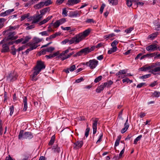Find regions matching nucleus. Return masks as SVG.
<instances>
[{
	"instance_id": "680f3d73",
	"label": "nucleus",
	"mask_w": 160,
	"mask_h": 160,
	"mask_svg": "<svg viewBox=\"0 0 160 160\" xmlns=\"http://www.w3.org/2000/svg\"><path fill=\"white\" fill-rule=\"evenodd\" d=\"M125 148V145H124V147L123 149L121 151L119 156V158H120L121 157L122 154L124 153V150Z\"/></svg>"
},
{
	"instance_id": "39448f33",
	"label": "nucleus",
	"mask_w": 160,
	"mask_h": 160,
	"mask_svg": "<svg viewBox=\"0 0 160 160\" xmlns=\"http://www.w3.org/2000/svg\"><path fill=\"white\" fill-rule=\"evenodd\" d=\"M98 63V60L93 59L87 62L84 65L89 67L90 69H93L96 67Z\"/></svg>"
},
{
	"instance_id": "6e6d98bb",
	"label": "nucleus",
	"mask_w": 160,
	"mask_h": 160,
	"mask_svg": "<svg viewBox=\"0 0 160 160\" xmlns=\"http://www.w3.org/2000/svg\"><path fill=\"white\" fill-rule=\"evenodd\" d=\"M67 4L68 6H71L74 5V0H68Z\"/></svg>"
},
{
	"instance_id": "37998d69",
	"label": "nucleus",
	"mask_w": 160,
	"mask_h": 160,
	"mask_svg": "<svg viewBox=\"0 0 160 160\" xmlns=\"http://www.w3.org/2000/svg\"><path fill=\"white\" fill-rule=\"evenodd\" d=\"M42 40L41 39L38 38H35L33 39V42L38 44V43L40 42Z\"/></svg>"
},
{
	"instance_id": "7ed1b4c3",
	"label": "nucleus",
	"mask_w": 160,
	"mask_h": 160,
	"mask_svg": "<svg viewBox=\"0 0 160 160\" xmlns=\"http://www.w3.org/2000/svg\"><path fill=\"white\" fill-rule=\"evenodd\" d=\"M23 130L20 131L18 135L19 139H30L33 138V136L31 132H26L23 133Z\"/></svg>"
},
{
	"instance_id": "774afa93",
	"label": "nucleus",
	"mask_w": 160,
	"mask_h": 160,
	"mask_svg": "<svg viewBox=\"0 0 160 160\" xmlns=\"http://www.w3.org/2000/svg\"><path fill=\"white\" fill-rule=\"evenodd\" d=\"M58 20L59 21L60 24H62L66 21V19L64 18H62Z\"/></svg>"
},
{
	"instance_id": "9d476101",
	"label": "nucleus",
	"mask_w": 160,
	"mask_h": 160,
	"mask_svg": "<svg viewBox=\"0 0 160 160\" xmlns=\"http://www.w3.org/2000/svg\"><path fill=\"white\" fill-rule=\"evenodd\" d=\"M42 18V17L39 14H38L36 16H33L31 17V19L32 20V23H37Z\"/></svg>"
},
{
	"instance_id": "cd10ccee",
	"label": "nucleus",
	"mask_w": 160,
	"mask_h": 160,
	"mask_svg": "<svg viewBox=\"0 0 160 160\" xmlns=\"http://www.w3.org/2000/svg\"><path fill=\"white\" fill-rule=\"evenodd\" d=\"M44 6L43 2H41L39 3L36 4L34 6L35 8L36 9H39Z\"/></svg>"
},
{
	"instance_id": "864d4df0",
	"label": "nucleus",
	"mask_w": 160,
	"mask_h": 160,
	"mask_svg": "<svg viewBox=\"0 0 160 160\" xmlns=\"http://www.w3.org/2000/svg\"><path fill=\"white\" fill-rule=\"evenodd\" d=\"M9 109L10 110V115L12 116L13 112L14 110V106L12 105L11 106Z\"/></svg>"
},
{
	"instance_id": "72a5a7b5",
	"label": "nucleus",
	"mask_w": 160,
	"mask_h": 160,
	"mask_svg": "<svg viewBox=\"0 0 160 160\" xmlns=\"http://www.w3.org/2000/svg\"><path fill=\"white\" fill-rule=\"evenodd\" d=\"M52 24L55 28L58 27L60 25V23L58 20H57L55 22L53 23L52 22L51 23V25Z\"/></svg>"
},
{
	"instance_id": "dca6fc26",
	"label": "nucleus",
	"mask_w": 160,
	"mask_h": 160,
	"mask_svg": "<svg viewBox=\"0 0 160 160\" xmlns=\"http://www.w3.org/2000/svg\"><path fill=\"white\" fill-rule=\"evenodd\" d=\"M14 9H9L4 12H1L0 14V16L5 17V16H6L11 14L12 12L14 11Z\"/></svg>"
},
{
	"instance_id": "4d7b16f0",
	"label": "nucleus",
	"mask_w": 160,
	"mask_h": 160,
	"mask_svg": "<svg viewBox=\"0 0 160 160\" xmlns=\"http://www.w3.org/2000/svg\"><path fill=\"white\" fill-rule=\"evenodd\" d=\"M105 7V4L104 3H102L100 8V12L101 14H102V13L103 9Z\"/></svg>"
},
{
	"instance_id": "3c124183",
	"label": "nucleus",
	"mask_w": 160,
	"mask_h": 160,
	"mask_svg": "<svg viewBox=\"0 0 160 160\" xmlns=\"http://www.w3.org/2000/svg\"><path fill=\"white\" fill-rule=\"evenodd\" d=\"M102 78V76H100L99 77L96 78L94 82L95 83H97L100 81Z\"/></svg>"
},
{
	"instance_id": "a211bd4d",
	"label": "nucleus",
	"mask_w": 160,
	"mask_h": 160,
	"mask_svg": "<svg viewBox=\"0 0 160 160\" xmlns=\"http://www.w3.org/2000/svg\"><path fill=\"white\" fill-rule=\"evenodd\" d=\"M16 34V33L15 32H9L8 37L6 39V41H8L10 40H13V38H14V36Z\"/></svg>"
},
{
	"instance_id": "f8f14e48",
	"label": "nucleus",
	"mask_w": 160,
	"mask_h": 160,
	"mask_svg": "<svg viewBox=\"0 0 160 160\" xmlns=\"http://www.w3.org/2000/svg\"><path fill=\"white\" fill-rule=\"evenodd\" d=\"M82 53H84L85 55H86L88 53L93 51L94 50V47H92L89 48V47L85 48L81 50Z\"/></svg>"
},
{
	"instance_id": "423d86ee",
	"label": "nucleus",
	"mask_w": 160,
	"mask_h": 160,
	"mask_svg": "<svg viewBox=\"0 0 160 160\" xmlns=\"http://www.w3.org/2000/svg\"><path fill=\"white\" fill-rule=\"evenodd\" d=\"M93 122L92 127L93 128V134H95L97 132V124L99 120L98 118H92L91 119Z\"/></svg>"
},
{
	"instance_id": "6e6552de",
	"label": "nucleus",
	"mask_w": 160,
	"mask_h": 160,
	"mask_svg": "<svg viewBox=\"0 0 160 160\" xmlns=\"http://www.w3.org/2000/svg\"><path fill=\"white\" fill-rule=\"evenodd\" d=\"M36 69H40V70L44 69L45 68V66L44 65V62L41 61H38L37 62V64L35 67Z\"/></svg>"
},
{
	"instance_id": "e433bc0d",
	"label": "nucleus",
	"mask_w": 160,
	"mask_h": 160,
	"mask_svg": "<svg viewBox=\"0 0 160 160\" xmlns=\"http://www.w3.org/2000/svg\"><path fill=\"white\" fill-rule=\"evenodd\" d=\"M31 39V38L29 36H26L25 38H24V40L22 41V43L24 44L27 43L29 40Z\"/></svg>"
},
{
	"instance_id": "0e129e2a",
	"label": "nucleus",
	"mask_w": 160,
	"mask_h": 160,
	"mask_svg": "<svg viewBox=\"0 0 160 160\" xmlns=\"http://www.w3.org/2000/svg\"><path fill=\"white\" fill-rule=\"evenodd\" d=\"M103 136V133L101 132L100 134V136L99 137V139L97 141L96 143H99L102 141V139Z\"/></svg>"
},
{
	"instance_id": "58836bf2",
	"label": "nucleus",
	"mask_w": 160,
	"mask_h": 160,
	"mask_svg": "<svg viewBox=\"0 0 160 160\" xmlns=\"http://www.w3.org/2000/svg\"><path fill=\"white\" fill-rule=\"evenodd\" d=\"M152 94V95L155 97L158 98L160 96V92H159L155 91Z\"/></svg>"
},
{
	"instance_id": "20e7f679",
	"label": "nucleus",
	"mask_w": 160,
	"mask_h": 160,
	"mask_svg": "<svg viewBox=\"0 0 160 160\" xmlns=\"http://www.w3.org/2000/svg\"><path fill=\"white\" fill-rule=\"evenodd\" d=\"M17 73L15 71L8 73L6 76L7 80L9 82H12L15 81L18 78Z\"/></svg>"
},
{
	"instance_id": "0eeeda50",
	"label": "nucleus",
	"mask_w": 160,
	"mask_h": 160,
	"mask_svg": "<svg viewBox=\"0 0 160 160\" xmlns=\"http://www.w3.org/2000/svg\"><path fill=\"white\" fill-rule=\"evenodd\" d=\"M67 42H68L70 45L73 43H75V44L78 43L75 36L70 40H68L67 39H65L62 42V44H65Z\"/></svg>"
},
{
	"instance_id": "f03ea898",
	"label": "nucleus",
	"mask_w": 160,
	"mask_h": 160,
	"mask_svg": "<svg viewBox=\"0 0 160 160\" xmlns=\"http://www.w3.org/2000/svg\"><path fill=\"white\" fill-rule=\"evenodd\" d=\"M91 31L90 29H88L83 31L82 33H79V34L75 36L77 42L78 43L83 39L85 37L88 36Z\"/></svg>"
},
{
	"instance_id": "4c0bfd02",
	"label": "nucleus",
	"mask_w": 160,
	"mask_h": 160,
	"mask_svg": "<svg viewBox=\"0 0 160 160\" xmlns=\"http://www.w3.org/2000/svg\"><path fill=\"white\" fill-rule=\"evenodd\" d=\"M142 136V135H140L138 136L136 138H135L134 141L133 143L135 144H137V142L140 140Z\"/></svg>"
},
{
	"instance_id": "aec40b11",
	"label": "nucleus",
	"mask_w": 160,
	"mask_h": 160,
	"mask_svg": "<svg viewBox=\"0 0 160 160\" xmlns=\"http://www.w3.org/2000/svg\"><path fill=\"white\" fill-rule=\"evenodd\" d=\"M76 67L75 65H72L69 68H68L66 69H64L63 71L66 72L67 73H68L69 72V70L71 72H72L74 71Z\"/></svg>"
},
{
	"instance_id": "de8ad7c7",
	"label": "nucleus",
	"mask_w": 160,
	"mask_h": 160,
	"mask_svg": "<svg viewBox=\"0 0 160 160\" xmlns=\"http://www.w3.org/2000/svg\"><path fill=\"white\" fill-rule=\"evenodd\" d=\"M46 49L47 52H51L54 50L55 48L54 47H50L48 48H47Z\"/></svg>"
},
{
	"instance_id": "5fc2aeb1",
	"label": "nucleus",
	"mask_w": 160,
	"mask_h": 160,
	"mask_svg": "<svg viewBox=\"0 0 160 160\" xmlns=\"http://www.w3.org/2000/svg\"><path fill=\"white\" fill-rule=\"evenodd\" d=\"M115 36V34L114 33H111L108 35H106L105 36L106 38H111L112 37Z\"/></svg>"
},
{
	"instance_id": "6ab92c4d",
	"label": "nucleus",
	"mask_w": 160,
	"mask_h": 160,
	"mask_svg": "<svg viewBox=\"0 0 160 160\" xmlns=\"http://www.w3.org/2000/svg\"><path fill=\"white\" fill-rule=\"evenodd\" d=\"M50 11V9L49 7H47L45 8L42 10H41L40 12V14H39L42 17V16L44 15L47 12H49Z\"/></svg>"
},
{
	"instance_id": "c03bdc74",
	"label": "nucleus",
	"mask_w": 160,
	"mask_h": 160,
	"mask_svg": "<svg viewBox=\"0 0 160 160\" xmlns=\"http://www.w3.org/2000/svg\"><path fill=\"white\" fill-rule=\"evenodd\" d=\"M124 128H122L121 130V132L122 133H124L125 132L127 131L129 127L128 126H127L125 125H124Z\"/></svg>"
},
{
	"instance_id": "49530a36",
	"label": "nucleus",
	"mask_w": 160,
	"mask_h": 160,
	"mask_svg": "<svg viewBox=\"0 0 160 160\" xmlns=\"http://www.w3.org/2000/svg\"><path fill=\"white\" fill-rule=\"evenodd\" d=\"M133 29L134 28L133 27H130L125 30V32L127 33H130L133 30Z\"/></svg>"
},
{
	"instance_id": "338daca9",
	"label": "nucleus",
	"mask_w": 160,
	"mask_h": 160,
	"mask_svg": "<svg viewBox=\"0 0 160 160\" xmlns=\"http://www.w3.org/2000/svg\"><path fill=\"white\" fill-rule=\"evenodd\" d=\"M7 93L6 92H4V102H5L7 100L8 98V97L7 95Z\"/></svg>"
},
{
	"instance_id": "a18cd8bd",
	"label": "nucleus",
	"mask_w": 160,
	"mask_h": 160,
	"mask_svg": "<svg viewBox=\"0 0 160 160\" xmlns=\"http://www.w3.org/2000/svg\"><path fill=\"white\" fill-rule=\"evenodd\" d=\"M47 52L46 49H42L39 52V56H40L41 55H44L46 53V52Z\"/></svg>"
},
{
	"instance_id": "4be33fe9",
	"label": "nucleus",
	"mask_w": 160,
	"mask_h": 160,
	"mask_svg": "<svg viewBox=\"0 0 160 160\" xmlns=\"http://www.w3.org/2000/svg\"><path fill=\"white\" fill-rule=\"evenodd\" d=\"M52 149L53 152L55 153H59L60 151V148L57 145H54L53 146Z\"/></svg>"
},
{
	"instance_id": "bb28decb",
	"label": "nucleus",
	"mask_w": 160,
	"mask_h": 160,
	"mask_svg": "<svg viewBox=\"0 0 160 160\" xmlns=\"http://www.w3.org/2000/svg\"><path fill=\"white\" fill-rule=\"evenodd\" d=\"M19 25H17L15 26H10L9 27V29L7 31H5L3 32V33H5L7 32H8L10 31H11L12 30H15L17 28H19Z\"/></svg>"
},
{
	"instance_id": "1a4fd4ad",
	"label": "nucleus",
	"mask_w": 160,
	"mask_h": 160,
	"mask_svg": "<svg viewBox=\"0 0 160 160\" xmlns=\"http://www.w3.org/2000/svg\"><path fill=\"white\" fill-rule=\"evenodd\" d=\"M33 70L34 71L33 72V74L32 76V79L31 80L33 81H36L37 80V78H35L36 76L38 75L39 73L41 71L40 69H36L35 68H33Z\"/></svg>"
},
{
	"instance_id": "f704fd0d",
	"label": "nucleus",
	"mask_w": 160,
	"mask_h": 160,
	"mask_svg": "<svg viewBox=\"0 0 160 160\" xmlns=\"http://www.w3.org/2000/svg\"><path fill=\"white\" fill-rule=\"evenodd\" d=\"M55 137L54 136H52L51 138V140L49 141L48 145H52L54 143L55 141Z\"/></svg>"
},
{
	"instance_id": "c85d7f7f",
	"label": "nucleus",
	"mask_w": 160,
	"mask_h": 160,
	"mask_svg": "<svg viewBox=\"0 0 160 160\" xmlns=\"http://www.w3.org/2000/svg\"><path fill=\"white\" fill-rule=\"evenodd\" d=\"M117 47H115L114 48H111L110 50H109L108 51V54H111L112 52H115L117 49Z\"/></svg>"
},
{
	"instance_id": "8fccbe9b",
	"label": "nucleus",
	"mask_w": 160,
	"mask_h": 160,
	"mask_svg": "<svg viewBox=\"0 0 160 160\" xmlns=\"http://www.w3.org/2000/svg\"><path fill=\"white\" fill-rule=\"evenodd\" d=\"M118 42L116 40H114L111 43V46L112 48L117 47L116 45L118 44Z\"/></svg>"
},
{
	"instance_id": "c9c22d12",
	"label": "nucleus",
	"mask_w": 160,
	"mask_h": 160,
	"mask_svg": "<svg viewBox=\"0 0 160 160\" xmlns=\"http://www.w3.org/2000/svg\"><path fill=\"white\" fill-rule=\"evenodd\" d=\"M74 52H72L71 53L68 54L67 56H65V57H63L62 58V61H63L66 59L70 58V57L74 54Z\"/></svg>"
},
{
	"instance_id": "4468645a",
	"label": "nucleus",
	"mask_w": 160,
	"mask_h": 160,
	"mask_svg": "<svg viewBox=\"0 0 160 160\" xmlns=\"http://www.w3.org/2000/svg\"><path fill=\"white\" fill-rule=\"evenodd\" d=\"M1 52L2 53L8 52L9 51V48L7 43H5L2 45Z\"/></svg>"
},
{
	"instance_id": "2eb2a0df",
	"label": "nucleus",
	"mask_w": 160,
	"mask_h": 160,
	"mask_svg": "<svg viewBox=\"0 0 160 160\" xmlns=\"http://www.w3.org/2000/svg\"><path fill=\"white\" fill-rule=\"evenodd\" d=\"M83 143L82 141H78L74 143V148L75 149L80 148L82 146Z\"/></svg>"
},
{
	"instance_id": "bf43d9fd",
	"label": "nucleus",
	"mask_w": 160,
	"mask_h": 160,
	"mask_svg": "<svg viewBox=\"0 0 160 160\" xmlns=\"http://www.w3.org/2000/svg\"><path fill=\"white\" fill-rule=\"evenodd\" d=\"M24 40V38H21L20 39H18L15 41V43L16 44H18L21 42H22V41Z\"/></svg>"
},
{
	"instance_id": "a19ab883",
	"label": "nucleus",
	"mask_w": 160,
	"mask_h": 160,
	"mask_svg": "<svg viewBox=\"0 0 160 160\" xmlns=\"http://www.w3.org/2000/svg\"><path fill=\"white\" fill-rule=\"evenodd\" d=\"M52 3V2L51 0H47L44 2H43L44 6L45 5V6H48Z\"/></svg>"
},
{
	"instance_id": "e2e57ef3",
	"label": "nucleus",
	"mask_w": 160,
	"mask_h": 160,
	"mask_svg": "<svg viewBox=\"0 0 160 160\" xmlns=\"http://www.w3.org/2000/svg\"><path fill=\"white\" fill-rule=\"evenodd\" d=\"M103 45V44L102 43H99L96 46H92V47H94V50L95 49V48H99L100 47H101Z\"/></svg>"
},
{
	"instance_id": "c756f323",
	"label": "nucleus",
	"mask_w": 160,
	"mask_h": 160,
	"mask_svg": "<svg viewBox=\"0 0 160 160\" xmlns=\"http://www.w3.org/2000/svg\"><path fill=\"white\" fill-rule=\"evenodd\" d=\"M11 53L12 55H15L16 54V51H17V50L15 48V46L14 45L12 46L11 47Z\"/></svg>"
},
{
	"instance_id": "f257e3e1",
	"label": "nucleus",
	"mask_w": 160,
	"mask_h": 160,
	"mask_svg": "<svg viewBox=\"0 0 160 160\" xmlns=\"http://www.w3.org/2000/svg\"><path fill=\"white\" fill-rule=\"evenodd\" d=\"M148 66L150 70L152 69L149 71V72L154 75H156L157 73H155L154 72H160V62H157Z\"/></svg>"
},
{
	"instance_id": "7c9ffc66",
	"label": "nucleus",
	"mask_w": 160,
	"mask_h": 160,
	"mask_svg": "<svg viewBox=\"0 0 160 160\" xmlns=\"http://www.w3.org/2000/svg\"><path fill=\"white\" fill-rule=\"evenodd\" d=\"M30 48L32 49V50L36 49L38 46L37 45V44H36L32 42L30 44Z\"/></svg>"
},
{
	"instance_id": "473e14b6",
	"label": "nucleus",
	"mask_w": 160,
	"mask_h": 160,
	"mask_svg": "<svg viewBox=\"0 0 160 160\" xmlns=\"http://www.w3.org/2000/svg\"><path fill=\"white\" fill-rule=\"evenodd\" d=\"M30 15L29 13H28L27 14H24L21 16V21H22L25 20L26 18H28Z\"/></svg>"
},
{
	"instance_id": "b1692460",
	"label": "nucleus",
	"mask_w": 160,
	"mask_h": 160,
	"mask_svg": "<svg viewBox=\"0 0 160 160\" xmlns=\"http://www.w3.org/2000/svg\"><path fill=\"white\" fill-rule=\"evenodd\" d=\"M104 86L102 84L97 88L96 91L97 93H100L104 89Z\"/></svg>"
},
{
	"instance_id": "13d9d810",
	"label": "nucleus",
	"mask_w": 160,
	"mask_h": 160,
	"mask_svg": "<svg viewBox=\"0 0 160 160\" xmlns=\"http://www.w3.org/2000/svg\"><path fill=\"white\" fill-rule=\"evenodd\" d=\"M61 28L63 30L65 31H69L71 30V27H63L62 26H61Z\"/></svg>"
},
{
	"instance_id": "ddd939ff",
	"label": "nucleus",
	"mask_w": 160,
	"mask_h": 160,
	"mask_svg": "<svg viewBox=\"0 0 160 160\" xmlns=\"http://www.w3.org/2000/svg\"><path fill=\"white\" fill-rule=\"evenodd\" d=\"M81 13V12L80 11L71 12L69 14V16L70 17H78L80 16Z\"/></svg>"
},
{
	"instance_id": "2f4dec72",
	"label": "nucleus",
	"mask_w": 160,
	"mask_h": 160,
	"mask_svg": "<svg viewBox=\"0 0 160 160\" xmlns=\"http://www.w3.org/2000/svg\"><path fill=\"white\" fill-rule=\"evenodd\" d=\"M110 4H111L112 5H116L118 3V0H108Z\"/></svg>"
},
{
	"instance_id": "412c9836",
	"label": "nucleus",
	"mask_w": 160,
	"mask_h": 160,
	"mask_svg": "<svg viewBox=\"0 0 160 160\" xmlns=\"http://www.w3.org/2000/svg\"><path fill=\"white\" fill-rule=\"evenodd\" d=\"M27 99L26 97H24L23 98V110L26 111L27 110Z\"/></svg>"
},
{
	"instance_id": "a878e982",
	"label": "nucleus",
	"mask_w": 160,
	"mask_h": 160,
	"mask_svg": "<svg viewBox=\"0 0 160 160\" xmlns=\"http://www.w3.org/2000/svg\"><path fill=\"white\" fill-rule=\"evenodd\" d=\"M137 0H126V4L129 7H131L133 2H136Z\"/></svg>"
},
{
	"instance_id": "ea45409f",
	"label": "nucleus",
	"mask_w": 160,
	"mask_h": 160,
	"mask_svg": "<svg viewBox=\"0 0 160 160\" xmlns=\"http://www.w3.org/2000/svg\"><path fill=\"white\" fill-rule=\"evenodd\" d=\"M151 75L150 74L145 75L140 77L139 78L140 79H146L149 78Z\"/></svg>"
},
{
	"instance_id": "052dcab7",
	"label": "nucleus",
	"mask_w": 160,
	"mask_h": 160,
	"mask_svg": "<svg viewBox=\"0 0 160 160\" xmlns=\"http://www.w3.org/2000/svg\"><path fill=\"white\" fill-rule=\"evenodd\" d=\"M40 34H41L42 36H48L49 34L47 32V31H44L42 32H41L39 33Z\"/></svg>"
},
{
	"instance_id": "69168bd1",
	"label": "nucleus",
	"mask_w": 160,
	"mask_h": 160,
	"mask_svg": "<svg viewBox=\"0 0 160 160\" xmlns=\"http://www.w3.org/2000/svg\"><path fill=\"white\" fill-rule=\"evenodd\" d=\"M156 54L154 52L151 53L147 54H146V55L147 57H152L155 56L156 55Z\"/></svg>"
},
{
	"instance_id": "9b49d317",
	"label": "nucleus",
	"mask_w": 160,
	"mask_h": 160,
	"mask_svg": "<svg viewBox=\"0 0 160 160\" xmlns=\"http://www.w3.org/2000/svg\"><path fill=\"white\" fill-rule=\"evenodd\" d=\"M158 45L156 44H152L148 46L146 48V49L148 51H154L158 49Z\"/></svg>"
},
{
	"instance_id": "79ce46f5",
	"label": "nucleus",
	"mask_w": 160,
	"mask_h": 160,
	"mask_svg": "<svg viewBox=\"0 0 160 160\" xmlns=\"http://www.w3.org/2000/svg\"><path fill=\"white\" fill-rule=\"evenodd\" d=\"M90 131V128L88 127V124L87 125V128L86 129V132L85 134V136L87 137Z\"/></svg>"
},
{
	"instance_id": "09e8293b",
	"label": "nucleus",
	"mask_w": 160,
	"mask_h": 160,
	"mask_svg": "<svg viewBox=\"0 0 160 160\" xmlns=\"http://www.w3.org/2000/svg\"><path fill=\"white\" fill-rule=\"evenodd\" d=\"M67 13L68 11L66 10L65 8L63 9L62 14L64 17H66L68 16Z\"/></svg>"
},
{
	"instance_id": "5701e85b",
	"label": "nucleus",
	"mask_w": 160,
	"mask_h": 160,
	"mask_svg": "<svg viewBox=\"0 0 160 160\" xmlns=\"http://www.w3.org/2000/svg\"><path fill=\"white\" fill-rule=\"evenodd\" d=\"M158 32H155L148 36V39H150L151 40H153L158 36Z\"/></svg>"
},
{
	"instance_id": "f3484780",
	"label": "nucleus",
	"mask_w": 160,
	"mask_h": 160,
	"mask_svg": "<svg viewBox=\"0 0 160 160\" xmlns=\"http://www.w3.org/2000/svg\"><path fill=\"white\" fill-rule=\"evenodd\" d=\"M127 72V70L124 69L121 70H120L118 72L116 73V75L118 76V77L119 78H124V76H125V75H124V76H120V75L126 74Z\"/></svg>"
},
{
	"instance_id": "393cba45",
	"label": "nucleus",
	"mask_w": 160,
	"mask_h": 160,
	"mask_svg": "<svg viewBox=\"0 0 160 160\" xmlns=\"http://www.w3.org/2000/svg\"><path fill=\"white\" fill-rule=\"evenodd\" d=\"M149 66H148L147 65L144 66L143 67L139 68V70L142 71L146 72L148 70H149Z\"/></svg>"
},
{
	"instance_id": "603ef678",
	"label": "nucleus",
	"mask_w": 160,
	"mask_h": 160,
	"mask_svg": "<svg viewBox=\"0 0 160 160\" xmlns=\"http://www.w3.org/2000/svg\"><path fill=\"white\" fill-rule=\"evenodd\" d=\"M154 29L155 30L158 31L159 32H160V24L154 25Z\"/></svg>"
}]
</instances>
